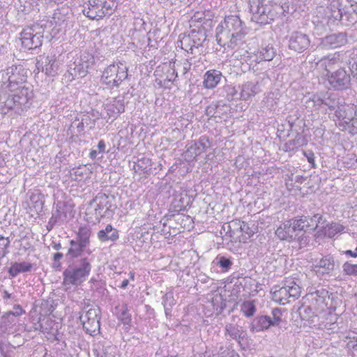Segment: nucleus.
<instances>
[{
    "mask_svg": "<svg viewBox=\"0 0 357 357\" xmlns=\"http://www.w3.org/2000/svg\"><path fill=\"white\" fill-rule=\"evenodd\" d=\"M58 222H61V220L59 218V217L52 212V217L49 220V225H51V226H54Z\"/></svg>",
    "mask_w": 357,
    "mask_h": 357,
    "instance_id": "63",
    "label": "nucleus"
},
{
    "mask_svg": "<svg viewBox=\"0 0 357 357\" xmlns=\"http://www.w3.org/2000/svg\"><path fill=\"white\" fill-rule=\"evenodd\" d=\"M271 326H273L272 318L269 316L261 315L252 320L250 328L252 332L255 333L267 330Z\"/></svg>",
    "mask_w": 357,
    "mask_h": 357,
    "instance_id": "25",
    "label": "nucleus"
},
{
    "mask_svg": "<svg viewBox=\"0 0 357 357\" xmlns=\"http://www.w3.org/2000/svg\"><path fill=\"white\" fill-rule=\"evenodd\" d=\"M310 45L309 36L299 31L293 32L289 40V49L301 53L306 50Z\"/></svg>",
    "mask_w": 357,
    "mask_h": 357,
    "instance_id": "18",
    "label": "nucleus"
},
{
    "mask_svg": "<svg viewBox=\"0 0 357 357\" xmlns=\"http://www.w3.org/2000/svg\"><path fill=\"white\" fill-rule=\"evenodd\" d=\"M346 54L348 57V63L350 65V68L352 64H355L357 62V47H354L347 51Z\"/></svg>",
    "mask_w": 357,
    "mask_h": 357,
    "instance_id": "56",
    "label": "nucleus"
},
{
    "mask_svg": "<svg viewBox=\"0 0 357 357\" xmlns=\"http://www.w3.org/2000/svg\"><path fill=\"white\" fill-rule=\"evenodd\" d=\"M128 77V68L123 63L109 65L105 69L101 77L103 84L110 87H117Z\"/></svg>",
    "mask_w": 357,
    "mask_h": 357,
    "instance_id": "8",
    "label": "nucleus"
},
{
    "mask_svg": "<svg viewBox=\"0 0 357 357\" xmlns=\"http://www.w3.org/2000/svg\"><path fill=\"white\" fill-rule=\"evenodd\" d=\"M134 24L135 26V29H137L138 31H142V29L145 30L144 26H146V23L143 20V19H140V18L136 19L135 20Z\"/></svg>",
    "mask_w": 357,
    "mask_h": 357,
    "instance_id": "59",
    "label": "nucleus"
},
{
    "mask_svg": "<svg viewBox=\"0 0 357 357\" xmlns=\"http://www.w3.org/2000/svg\"><path fill=\"white\" fill-rule=\"evenodd\" d=\"M344 227L336 222H332L324 228V234L328 238L334 237L337 234L343 231Z\"/></svg>",
    "mask_w": 357,
    "mask_h": 357,
    "instance_id": "43",
    "label": "nucleus"
},
{
    "mask_svg": "<svg viewBox=\"0 0 357 357\" xmlns=\"http://www.w3.org/2000/svg\"><path fill=\"white\" fill-rule=\"evenodd\" d=\"M113 199V197H110L105 193H98L95 198L90 201V205L96 203L95 215L97 220L110 215L113 211L111 202Z\"/></svg>",
    "mask_w": 357,
    "mask_h": 357,
    "instance_id": "13",
    "label": "nucleus"
},
{
    "mask_svg": "<svg viewBox=\"0 0 357 357\" xmlns=\"http://www.w3.org/2000/svg\"><path fill=\"white\" fill-rule=\"evenodd\" d=\"M104 0L89 1L88 7H84L83 14L91 20H98L108 14V8H105Z\"/></svg>",
    "mask_w": 357,
    "mask_h": 357,
    "instance_id": "15",
    "label": "nucleus"
},
{
    "mask_svg": "<svg viewBox=\"0 0 357 357\" xmlns=\"http://www.w3.org/2000/svg\"><path fill=\"white\" fill-rule=\"evenodd\" d=\"M250 10L252 14V20L264 25L270 24L278 15L273 6L264 4L263 0H253L250 2Z\"/></svg>",
    "mask_w": 357,
    "mask_h": 357,
    "instance_id": "7",
    "label": "nucleus"
},
{
    "mask_svg": "<svg viewBox=\"0 0 357 357\" xmlns=\"http://www.w3.org/2000/svg\"><path fill=\"white\" fill-rule=\"evenodd\" d=\"M306 220H307V217L304 215L299 218L290 219L296 234L305 233L308 230L305 223Z\"/></svg>",
    "mask_w": 357,
    "mask_h": 357,
    "instance_id": "40",
    "label": "nucleus"
},
{
    "mask_svg": "<svg viewBox=\"0 0 357 357\" xmlns=\"http://www.w3.org/2000/svg\"><path fill=\"white\" fill-rule=\"evenodd\" d=\"M74 73H72L73 79L75 77H84L87 75L89 63L86 61H75L73 63Z\"/></svg>",
    "mask_w": 357,
    "mask_h": 357,
    "instance_id": "37",
    "label": "nucleus"
},
{
    "mask_svg": "<svg viewBox=\"0 0 357 357\" xmlns=\"http://www.w3.org/2000/svg\"><path fill=\"white\" fill-rule=\"evenodd\" d=\"M244 333L242 327L237 324H227L225 326V335H229L231 339L238 342L244 337Z\"/></svg>",
    "mask_w": 357,
    "mask_h": 357,
    "instance_id": "35",
    "label": "nucleus"
},
{
    "mask_svg": "<svg viewBox=\"0 0 357 357\" xmlns=\"http://www.w3.org/2000/svg\"><path fill=\"white\" fill-rule=\"evenodd\" d=\"M276 236L281 240L296 241L298 234H296L290 220L284 222L275 231Z\"/></svg>",
    "mask_w": 357,
    "mask_h": 357,
    "instance_id": "22",
    "label": "nucleus"
},
{
    "mask_svg": "<svg viewBox=\"0 0 357 357\" xmlns=\"http://www.w3.org/2000/svg\"><path fill=\"white\" fill-rule=\"evenodd\" d=\"M335 116L346 130L352 135L357 134V114L354 105L342 102L335 110Z\"/></svg>",
    "mask_w": 357,
    "mask_h": 357,
    "instance_id": "10",
    "label": "nucleus"
},
{
    "mask_svg": "<svg viewBox=\"0 0 357 357\" xmlns=\"http://www.w3.org/2000/svg\"><path fill=\"white\" fill-rule=\"evenodd\" d=\"M225 89L227 93V100H231L236 98L235 96L237 95V90L235 89V87L228 86Z\"/></svg>",
    "mask_w": 357,
    "mask_h": 357,
    "instance_id": "58",
    "label": "nucleus"
},
{
    "mask_svg": "<svg viewBox=\"0 0 357 357\" xmlns=\"http://www.w3.org/2000/svg\"><path fill=\"white\" fill-rule=\"evenodd\" d=\"M222 73L216 70H208L204 75V86L206 89H213L220 82Z\"/></svg>",
    "mask_w": 357,
    "mask_h": 357,
    "instance_id": "30",
    "label": "nucleus"
},
{
    "mask_svg": "<svg viewBox=\"0 0 357 357\" xmlns=\"http://www.w3.org/2000/svg\"><path fill=\"white\" fill-rule=\"evenodd\" d=\"M116 112V114L119 115L125 111L124 99H115L112 104H110Z\"/></svg>",
    "mask_w": 357,
    "mask_h": 357,
    "instance_id": "54",
    "label": "nucleus"
},
{
    "mask_svg": "<svg viewBox=\"0 0 357 357\" xmlns=\"http://www.w3.org/2000/svg\"><path fill=\"white\" fill-rule=\"evenodd\" d=\"M32 264L29 262H15L11 264L8 271L10 276H11L12 278H15L21 273L30 272L32 269Z\"/></svg>",
    "mask_w": 357,
    "mask_h": 357,
    "instance_id": "34",
    "label": "nucleus"
},
{
    "mask_svg": "<svg viewBox=\"0 0 357 357\" xmlns=\"http://www.w3.org/2000/svg\"><path fill=\"white\" fill-rule=\"evenodd\" d=\"M16 317H15L13 314L11 313V311L6 312L1 317L2 326L7 328V327H10V326L15 324Z\"/></svg>",
    "mask_w": 357,
    "mask_h": 357,
    "instance_id": "51",
    "label": "nucleus"
},
{
    "mask_svg": "<svg viewBox=\"0 0 357 357\" xmlns=\"http://www.w3.org/2000/svg\"><path fill=\"white\" fill-rule=\"evenodd\" d=\"M73 208L71 205L65 202H58L56 204V209L54 213L61 220V222L66 221L68 218H71Z\"/></svg>",
    "mask_w": 357,
    "mask_h": 357,
    "instance_id": "28",
    "label": "nucleus"
},
{
    "mask_svg": "<svg viewBox=\"0 0 357 357\" xmlns=\"http://www.w3.org/2000/svg\"><path fill=\"white\" fill-rule=\"evenodd\" d=\"M91 234V231L89 227H80L75 238L70 241V247L66 256L70 259L92 257L93 251L90 248Z\"/></svg>",
    "mask_w": 357,
    "mask_h": 357,
    "instance_id": "5",
    "label": "nucleus"
},
{
    "mask_svg": "<svg viewBox=\"0 0 357 357\" xmlns=\"http://www.w3.org/2000/svg\"><path fill=\"white\" fill-rule=\"evenodd\" d=\"M211 143L209 138L206 136H202L198 141L194 142L187 149V154L193 158L205 152L210 148Z\"/></svg>",
    "mask_w": 357,
    "mask_h": 357,
    "instance_id": "20",
    "label": "nucleus"
},
{
    "mask_svg": "<svg viewBox=\"0 0 357 357\" xmlns=\"http://www.w3.org/2000/svg\"><path fill=\"white\" fill-rule=\"evenodd\" d=\"M284 285L287 287V291H289V296L291 301L297 299L301 293V287L294 279H289L285 280Z\"/></svg>",
    "mask_w": 357,
    "mask_h": 357,
    "instance_id": "36",
    "label": "nucleus"
},
{
    "mask_svg": "<svg viewBox=\"0 0 357 357\" xmlns=\"http://www.w3.org/2000/svg\"><path fill=\"white\" fill-rule=\"evenodd\" d=\"M30 202L33 205L34 208H42L44 204L43 195L38 190L33 192L30 195Z\"/></svg>",
    "mask_w": 357,
    "mask_h": 357,
    "instance_id": "48",
    "label": "nucleus"
},
{
    "mask_svg": "<svg viewBox=\"0 0 357 357\" xmlns=\"http://www.w3.org/2000/svg\"><path fill=\"white\" fill-rule=\"evenodd\" d=\"M82 305V310L85 312V314L79 316L83 328L87 333L95 336L100 333V310L97 307H91L86 310V308L90 305L89 300L84 301Z\"/></svg>",
    "mask_w": 357,
    "mask_h": 357,
    "instance_id": "6",
    "label": "nucleus"
},
{
    "mask_svg": "<svg viewBox=\"0 0 357 357\" xmlns=\"http://www.w3.org/2000/svg\"><path fill=\"white\" fill-rule=\"evenodd\" d=\"M272 322L273 324V326H278L281 321V310L278 308H275L272 310Z\"/></svg>",
    "mask_w": 357,
    "mask_h": 357,
    "instance_id": "57",
    "label": "nucleus"
},
{
    "mask_svg": "<svg viewBox=\"0 0 357 357\" xmlns=\"http://www.w3.org/2000/svg\"><path fill=\"white\" fill-rule=\"evenodd\" d=\"M205 20V13L202 11H198L194 13L189 22L190 28L196 27V23L202 24Z\"/></svg>",
    "mask_w": 357,
    "mask_h": 357,
    "instance_id": "53",
    "label": "nucleus"
},
{
    "mask_svg": "<svg viewBox=\"0 0 357 357\" xmlns=\"http://www.w3.org/2000/svg\"><path fill=\"white\" fill-rule=\"evenodd\" d=\"M328 77L331 86L336 90L346 89L350 85V75L344 68H340L331 73Z\"/></svg>",
    "mask_w": 357,
    "mask_h": 357,
    "instance_id": "16",
    "label": "nucleus"
},
{
    "mask_svg": "<svg viewBox=\"0 0 357 357\" xmlns=\"http://www.w3.org/2000/svg\"><path fill=\"white\" fill-rule=\"evenodd\" d=\"M238 227L240 231L248 236L247 238L252 237L255 231L249 226V225L240 220H234L231 222V225L229 227Z\"/></svg>",
    "mask_w": 357,
    "mask_h": 357,
    "instance_id": "41",
    "label": "nucleus"
},
{
    "mask_svg": "<svg viewBox=\"0 0 357 357\" xmlns=\"http://www.w3.org/2000/svg\"><path fill=\"white\" fill-rule=\"evenodd\" d=\"M176 301L174 298L173 292L169 291L163 296L162 305L164 306L165 313L167 317L172 316V309Z\"/></svg>",
    "mask_w": 357,
    "mask_h": 357,
    "instance_id": "39",
    "label": "nucleus"
},
{
    "mask_svg": "<svg viewBox=\"0 0 357 357\" xmlns=\"http://www.w3.org/2000/svg\"><path fill=\"white\" fill-rule=\"evenodd\" d=\"M206 31L202 25L192 28L187 37L181 40V47L188 52L192 53L194 48H198L206 39Z\"/></svg>",
    "mask_w": 357,
    "mask_h": 357,
    "instance_id": "11",
    "label": "nucleus"
},
{
    "mask_svg": "<svg viewBox=\"0 0 357 357\" xmlns=\"http://www.w3.org/2000/svg\"><path fill=\"white\" fill-rule=\"evenodd\" d=\"M347 42L346 33L341 32L326 36L322 39L321 43L326 47L336 48L345 45Z\"/></svg>",
    "mask_w": 357,
    "mask_h": 357,
    "instance_id": "24",
    "label": "nucleus"
},
{
    "mask_svg": "<svg viewBox=\"0 0 357 357\" xmlns=\"http://www.w3.org/2000/svg\"><path fill=\"white\" fill-rule=\"evenodd\" d=\"M17 89H9L3 93L2 112L8 114L13 111L20 114L26 111L32 104L33 98V86L31 84H24Z\"/></svg>",
    "mask_w": 357,
    "mask_h": 357,
    "instance_id": "2",
    "label": "nucleus"
},
{
    "mask_svg": "<svg viewBox=\"0 0 357 357\" xmlns=\"http://www.w3.org/2000/svg\"><path fill=\"white\" fill-rule=\"evenodd\" d=\"M304 155L306 157L307 161L312 164V167H315L314 164V154L312 151H303Z\"/></svg>",
    "mask_w": 357,
    "mask_h": 357,
    "instance_id": "60",
    "label": "nucleus"
},
{
    "mask_svg": "<svg viewBox=\"0 0 357 357\" xmlns=\"http://www.w3.org/2000/svg\"><path fill=\"white\" fill-rule=\"evenodd\" d=\"M304 144L303 137L298 135L295 139L288 141L284 144V151H293Z\"/></svg>",
    "mask_w": 357,
    "mask_h": 357,
    "instance_id": "47",
    "label": "nucleus"
},
{
    "mask_svg": "<svg viewBox=\"0 0 357 357\" xmlns=\"http://www.w3.org/2000/svg\"><path fill=\"white\" fill-rule=\"evenodd\" d=\"M341 104L337 94L333 93L324 94V105L328 107L329 109L336 110Z\"/></svg>",
    "mask_w": 357,
    "mask_h": 357,
    "instance_id": "38",
    "label": "nucleus"
},
{
    "mask_svg": "<svg viewBox=\"0 0 357 357\" xmlns=\"http://www.w3.org/2000/svg\"><path fill=\"white\" fill-rule=\"evenodd\" d=\"M70 14V13L69 8L62 6L54 10L50 22L52 24H54L56 26H61L69 18Z\"/></svg>",
    "mask_w": 357,
    "mask_h": 357,
    "instance_id": "33",
    "label": "nucleus"
},
{
    "mask_svg": "<svg viewBox=\"0 0 357 357\" xmlns=\"http://www.w3.org/2000/svg\"><path fill=\"white\" fill-rule=\"evenodd\" d=\"M219 107V102H213L211 104L206 107L205 109L206 115L209 117L215 116L216 115L219 116L220 114V112L218 111Z\"/></svg>",
    "mask_w": 357,
    "mask_h": 357,
    "instance_id": "52",
    "label": "nucleus"
},
{
    "mask_svg": "<svg viewBox=\"0 0 357 357\" xmlns=\"http://www.w3.org/2000/svg\"><path fill=\"white\" fill-rule=\"evenodd\" d=\"M319 312L318 310H314L311 303L308 305H302L298 309V313L301 319L310 321L312 323L314 322V319L317 317Z\"/></svg>",
    "mask_w": 357,
    "mask_h": 357,
    "instance_id": "32",
    "label": "nucleus"
},
{
    "mask_svg": "<svg viewBox=\"0 0 357 357\" xmlns=\"http://www.w3.org/2000/svg\"><path fill=\"white\" fill-rule=\"evenodd\" d=\"M246 34V26L237 15L225 17L215 30L216 41L225 50H234L242 44Z\"/></svg>",
    "mask_w": 357,
    "mask_h": 357,
    "instance_id": "1",
    "label": "nucleus"
},
{
    "mask_svg": "<svg viewBox=\"0 0 357 357\" xmlns=\"http://www.w3.org/2000/svg\"><path fill=\"white\" fill-rule=\"evenodd\" d=\"M307 220H306V226L308 229V230L314 231L315 230L318 225L321 223V221L323 220V216L320 213H315L312 216H307Z\"/></svg>",
    "mask_w": 357,
    "mask_h": 357,
    "instance_id": "46",
    "label": "nucleus"
},
{
    "mask_svg": "<svg viewBox=\"0 0 357 357\" xmlns=\"http://www.w3.org/2000/svg\"><path fill=\"white\" fill-rule=\"evenodd\" d=\"M307 107H312L319 109L324 105V94H314L307 101Z\"/></svg>",
    "mask_w": 357,
    "mask_h": 357,
    "instance_id": "45",
    "label": "nucleus"
},
{
    "mask_svg": "<svg viewBox=\"0 0 357 357\" xmlns=\"http://www.w3.org/2000/svg\"><path fill=\"white\" fill-rule=\"evenodd\" d=\"M27 82V69L22 65H13L0 71V98L9 89H17Z\"/></svg>",
    "mask_w": 357,
    "mask_h": 357,
    "instance_id": "3",
    "label": "nucleus"
},
{
    "mask_svg": "<svg viewBox=\"0 0 357 357\" xmlns=\"http://www.w3.org/2000/svg\"><path fill=\"white\" fill-rule=\"evenodd\" d=\"M106 111L107 114L109 117H112L114 119H116L119 115L116 114V112L114 109V107H112L111 105H107L106 107Z\"/></svg>",
    "mask_w": 357,
    "mask_h": 357,
    "instance_id": "62",
    "label": "nucleus"
},
{
    "mask_svg": "<svg viewBox=\"0 0 357 357\" xmlns=\"http://www.w3.org/2000/svg\"><path fill=\"white\" fill-rule=\"evenodd\" d=\"M13 311H11V313L13 314L15 317H18L24 313V310L20 305H15L13 307Z\"/></svg>",
    "mask_w": 357,
    "mask_h": 357,
    "instance_id": "61",
    "label": "nucleus"
},
{
    "mask_svg": "<svg viewBox=\"0 0 357 357\" xmlns=\"http://www.w3.org/2000/svg\"><path fill=\"white\" fill-rule=\"evenodd\" d=\"M306 298L314 307V310H318L319 312H323L327 307L330 300L328 291L324 288L310 291L306 295Z\"/></svg>",
    "mask_w": 357,
    "mask_h": 357,
    "instance_id": "14",
    "label": "nucleus"
},
{
    "mask_svg": "<svg viewBox=\"0 0 357 357\" xmlns=\"http://www.w3.org/2000/svg\"><path fill=\"white\" fill-rule=\"evenodd\" d=\"M343 271L349 275L356 276L357 273V264H352L349 262H346L342 266Z\"/></svg>",
    "mask_w": 357,
    "mask_h": 357,
    "instance_id": "55",
    "label": "nucleus"
},
{
    "mask_svg": "<svg viewBox=\"0 0 357 357\" xmlns=\"http://www.w3.org/2000/svg\"><path fill=\"white\" fill-rule=\"evenodd\" d=\"M98 238L102 242H114L119 238V232L111 225H107L104 229L98 232Z\"/></svg>",
    "mask_w": 357,
    "mask_h": 357,
    "instance_id": "31",
    "label": "nucleus"
},
{
    "mask_svg": "<svg viewBox=\"0 0 357 357\" xmlns=\"http://www.w3.org/2000/svg\"><path fill=\"white\" fill-rule=\"evenodd\" d=\"M340 63V55L337 54L328 55L319 61V65L325 68L328 76L335 67L339 66Z\"/></svg>",
    "mask_w": 357,
    "mask_h": 357,
    "instance_id": "29",
    "label": "nucleus"
},
{
    "mask_svg": "<svg viewBox=\"0 0 357 357\" xmlns=\"http://www.w3.org/2000/svg\"><path fill=\"white\" fill-rule=\"evenodd\" d=\"M241 310L247 317H252L256 312L255 301H244L241 304Z\"/></svg>",
    "mask_w": 357,
    "mask_h": 357,
    "instance_id": "44",
    "label": "nucleus"
},
{
    "mask_svg": "<svg viewBox=\"0 0 357 357\" xmlns=\"http://www.w3.org/2000/svg\"><path fill=\"white\" fill-rule=\"evenodd\" d=\"M135 167L137 168V170L146 173L151 169V160L148 158H142L137 160Z\"/></svg>",
    "mask_w": 357,
    "mask_h": 357,
    "instance_id": "49",
    "label": "nucleus"
},
{
    "mask_svg": "<svg viewBox=\"0 0 357 357\" xmlns=\"http://www.w3.org/2000/svg\"><path fill=\"white\" fill-rule=\"evenodd\" d=\"M93 257H84L79 259L75 266H68L63 272V285L66 288L80 285L89 275L91 271Z\"/></svg>",
    "mask_w": 357,
    "mask_h": 357,
    "instance_id": "4",
    "label": "nucleus"
},
{
    "mask_svg": "<svg viewBox=\"0 0 357 357\" xmlns=\"http://www.w3.org/2000/svg\"><path fill=\"white\" fill-rule=\"evenodd\" d=\"M289 293V291H287V287L284 284L281 287H275L271 291L272 300L284 305L291 302Z\"/></svg>",
    "mask_w": 357,
    "mask_h": 357,
    "instance_id": "26",
    "label": "nucleus"
},
{
    "mask_svg": "<svg viewBox=\"0 0 357 357\" xmlns=\"http://www.w3.org/2000/svg\"><path fill=\"white\" fill-rule=\"evenodd\" d=\"M97 151L99 153H102L105 151V143L103 140H100L97 146Z\"/></svg>",
    "mask_w": 357,
    "mask_h": 357,
    "instance_id": "64",
    "label": "nucleus"
},
{
    "mask_svg": "<svg viewBox=\"0 0 357 357\" xmlns=\"http://www.w3.org/2000/svg\"><path fill=\"white\" fill-rule=\"evenodd\" d=\"M343 1L344 0H332L326 8L323 6H319L317 8L318 12L320 13L323 10L324 17L326 18L342 21Z\"/></svg>",
    "mask_w": 357,
    "mask_h": 357,
    "instance_id": "19",
    "label": "nucleus"
},
{
    "mask_svg": "<svg viewBox=\"0 0 357 357\" xmlns=\"http://www.w3.org/2000/svg\"><path fill=\"white\" fill-rule=\"evenodd\" d=\"M36 67L41 70L45 75L51 77L58 73L59 63L54 55H41L36 63Z\"/></svg>",
    "mask_w": 357,
    "mask_h": 357,
    "instance_id": "17",
    "label": "nucleus"
},
{
    "mask_svg": "<svg viewBox=\"0 0 357 357\" xmlns=\"http://www.w3.org/2000/svg\"><path fill=\"white\" fill-rule=\"evenodd\" d=\"M342 11V23L349 25L357 22V3H351L348 0H344Z\"/></svg>",
    "mask_w": 357,
    "mask_h": 357,
    "instance_id": "21",
    "label": "nucleus"
},
{
    "mask_svg": "<svg viewBox=\"0 0 357 357\" xmlns=\"http://www.w3.org/2000/svg\"><path fill=\"white\" fill-rule=\"evenodd\" d=\"M276 55V49L273 43L262 44L261 47L255 55L256 63H259L261 61H272Z\"/></svg>",
    "mask_w": 357,
    "mask_h": 357,
    "instance_id": "23",
    "label": "nucleus"
},
{
    "mask_svg": "<svg viewBox=\"0 0 357 357\" xmlns=\"http://www.w3.org/2000/svg\"><path fill=\"white\" fill-rule=\"evenodd\" d=\"M216 264L218 265L223 271H228L233 263L230 259L227 258L224 256H218L215 258Z\"/></svg>",
    "mask_w": 357,
    "mask_h": 357,
    "instance_id": "50",
    "label": "nucleus"
},
{
    "mask_svg": "<svg viewBox=\"0 0 357 357\" xmlns=\"http://www.w3.org/2000/svg\"><path fill=\"white\" fill-rule=\"evenodd\" d=\"M259 91L260 89L257 82H247L242 84L241 87V98L244 100H248Z\"/></svg>",
    "mask_w": 357,
    "mask_h": 357,
    "instance_id": "27",
    "label": "nucleus"
},
{
    "mask_svg": "<svg viewBox=\"0 0 357 357\" xmlns=\"http://www.w3.org/2000/svg\"><path fill=\"white\" fill-rule=\"evenodd\" d=\"M44 24H34L23 29L21 32L20 40L24 48L35 50L40 47L43 43Z\"/></svg>",
    "mask_w": 357,
    "mask_h": 357,
    "instance_id": "9",
    "label": "nucleus"
},
{
    "mask_svg": "<svg viewBox=\"0 0 357 357\" xmlns=\"http://www.w3.org/2000/svg\"><path fill=\"white\" fill-rule=\"evenodd\" d=\"M116 310L117 311L119 319L123 324L129 325L131 321V316L128 312L127 305L124 303L121 306H118L116 307Z\"/></svg>",
    "mask_w": 357,
    "mask_h": 357,
    "instance_id": "42",
    "label": "nucleus"
},
{
    "mask_svg": "<svg viewBox=\"0 0 357 357\" xmlns=\"http://www.w3.org/2000/svg\"><path fill=\"white\" fill-rule=\"evenodd\" d=\"M336 266L335 261L332 255L323 256L320 259H314L312 264V271L317 277L321 278L332 273Z\"/></svg>",
    "mask_w": 357,
    "mask_h": 357,
    "instance_id": "12",
    "label": "nucleus"
}]
</instances>
